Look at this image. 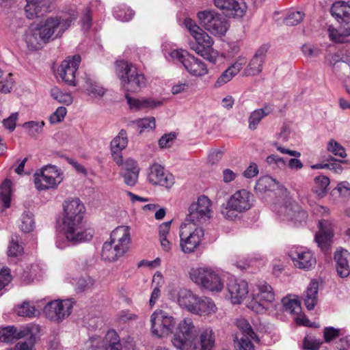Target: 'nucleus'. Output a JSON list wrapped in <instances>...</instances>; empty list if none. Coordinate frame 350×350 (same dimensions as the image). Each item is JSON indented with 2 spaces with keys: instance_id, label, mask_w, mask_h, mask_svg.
Instances as JSON below:
<instances>
[{
  "instance_id": "obj_52",
  "label": "nucleus",
  "mask_w": 350,
  "mask_h": 350,
  "mask_svg": "<svg viewBox=\"0 0 350 350\" xmlns=\"http://www.w3.org/2000/svg\"><path fill=\"white\" fill-rule=\"evenodd\" d=\"M268 49L269 46L267 44H262L260 46L254 55L249 66H262V64L265 63Z\"/></svg>"
},
{
  "instance_id": "obj_32",
  "label": "nucleus",
  "mask_w": 350,
  "mask_h": 350,
  "mask_svg": "<svg viewBox=\"0 0 350 350\" xmlns=\"http://www.w3.org/2000/svg\"><path fill=\"white\" fill-rule=\"evenodd\" d=\"M345 20V23H340V25L338 28H335L333 25L328 27V36L332 41L343 42L346 37L350 36V18Z\"/></svg>"
},
{
  "instance_id": "obj_55",
  "label": "nucleus",
  "mask_w": 350,
  "mask_h": 350,
  "mask_svg": "<svg viewBox=\"0 0 350 350\" xmlns=\"http://www.w3.org/2000/svg\"><path fill=\"white\" fill-rule=\"evenodd\" d=\"M163 105V100L152 97H142V111H150L157 109Z\"/></svg>"
},
{
  "instance_id": "obj_2",
  "label": "nucleus",
  "mask_w": 350,
  "mask_h": 350,
  "mask_svg": "<svg viewBox=\"0 0 350 350\" xmlns=\"http://www.w3.org/2000/svg\"><path fill=\"white\" fill-rule=\"evenodd\" d=\"M278 305L273 287L265 281L258 282L252 286L246 304L250 310L258 314L275 313Z\"/></svg>"
},
{
  "instance_id": "obj_39",
  "label": "nucleus",
  "mask_w": 350,
  "mask_h": 350,
  "mask_svg": "<svg viewBox=\"0 0 350 350\" xmlns=\"http://www.w3.org/2000/svg\"><path fill=\"white\" fill-rule=\"evenodd\" d=\"M330 12L339 23H345V18H350V5L344 1L336 2L332 5Z\"/></svg>"
},
{
  "instance_id": "obj_57",
  "label": "nucleus",
  "mask_w": 350,
  "mask_h": 350,
  "mask_svg": "<svg viewBox=\"0 0 350 350\" xmlns=\"http://www.w3.org/2000/svg\"><path fill=\"white\" fill-rule=\"evenodd\" d=\"M125 98L129 109L132 111H142V97L135 98L131 96L128 93L125 94Z\"/></svg>"
},
{
  "instance_id": "obj_4",
  "label": "nucleus",
  "mask_w": 350,
  "mask_h": 350,
  "mask_svg": "<svg viewBox=\"0 0 350 350\" xmlns=\"http://www.w3.org/2000/svg\"><path fill=\"white\" fill-rule=\"evenodd\" d=\"M77 17V12L73 10L59 16L43 18L35 25L42 34V37L49 42L51 39L61 38Z\"/></svg>"
},
{
  "instance_id": "obj_9",
  "label": "nucleus",
  "mask_w": 350,
  "mask_h": 350,
  "mask_svg": "<svg viewBox=\"0 0 350 350\" xmlns=\"http://www.w3.org/2000/svg\"><path fill=\"white\" fill-rule=\"evenodd\" d=\"M202 227L191 223H184L180 228V246L185 254L195 252L200 246L204 237Z\"/></svg>"
},
{
  "instance_id": "obj_58",
  "label": "nucleus",
  "mask_w": 350,
  "mask_h": 350,
  "mask_svg": "<svg viewBox=\"0 0 350 350\" xmlns=\"http://www.w3.org/2000/svg\"><path fill=\"white\" fill-rule=\"evenodd\" d=\"M301 51L306 57H316L321 53V50L317 45L305 44L301 47Z\"/></svg>"
},
{
  "instance_id": "obj_15",
  "label": "nucleus",
  "mask_w": 350,
  "mask_h": 350,
  "mask_svg": "<svg viewBox=\"0 0 350 350\" xmlns=\"http://www.w3.org/2000/svg\"><path fill=\"white\" fill-rule=\"evenodd\" d=\"M116 73L126 92H136L146 85V78L137 67H118Z\"/></svg>"
},
{
  "instance_id": "obj_25",
  "label": "nucleus",
  "mask_w": 350,
  "mask_h": 350,
  "mask_svg": "<svg viewBox=\"0 0 350 350\" xmlns=\"http://www.w3.org/2000/svg\"><path fill=\"white\" fill-rule=\"evenodd\" d=\"M128 142L127 133L124 129L120 130L111 142V156L118 165L122 164V150L126 148Z\"/></svg>"
},
{
  "instance_id": "obj_13",
  "label": "nucleus",
  "mask_w": 350,
  "mask_h": 350,
  "mask_svg": "<svg viewBox=\"0 0 350 350\" xmlns=\"http://www.w3.org/2000/svg\"><path fill=\"white\" fill-rule=\"evenodd\" d=\"M200 25L209 33L216 36H224L228 29L226 20L220 14L208 10L198 14Z\"/></svg>"
},
{
  "instance_id": "obj_10",
  "label": "nucleus",
  "mask_w": 350,
  "mask_h": 350,
  "mask_svg": "<svg viewBox=\"0 0 350 350\" xmlns=\"http://www.w3.org/2000/svg\"><path fill=\"white\" fill-rule=\"evenodd\" d=\"M196 329L193 320L189 317L183 319L177 325L172 342L180 350H189L196 336Z\"/></svg>"
},
{
  "instance_id": "obj_49",
  "label": "nucleus",
  "mask_w": 350,
  "mask_h": 350,
  "mask_svg": "<svg viewBox=\"0 0 350 350\" xmlns=\"http://www.w3.org/2000/svg\"><path fill=\"white\" fill-rule=\"evenodd\" d=\"M113 16L117 20L125 22L133 18L134 12L126 5H122L114 8Z\"/></svg>"
},
{
  "instance_id": "obj_17",
  "label": "nucleus",
  "mask_w": 350,
  "mask_h": 350,
  "mask_svg": "<svg viewBox=\"0 0 350 350\" xmlns=\"http://www.w3.org/2000/svg\"><path fill=\"white\" fill-rule=\"evenodd\" d=\"M73 303L70 299L54 300L46 304L44 312L46 318L55 322H61L72 312Z\"/></svg>"
},
{
  "instance_id": "obj_63",
  "label": "nucleus",
  "mask_w": 350,
  "mask_h": 350,
  "mask_svg": "<svg viewBox=\"0 0 350 350\" xmlns=\"http://www.w3.org/2000/svg\"><path fill=\"white\" fill-rule=\"evenodd\" d=\"M18 118V113H12L8 118L2 121L3 127L10 132L14 131L16 128V121Z\"/></svg>"
},
{
  "instance_id": "obj_26",
  "label": "nucleus",
  "mask_w": 350,
  "mask_h": 350,
  "mask_svg": "<svg viewBox=\"0 0 350 350\" xmlns=\"http://www.w3.org/2000/svg\"><path fill=\"white\" fill-rule=\"evenodd\" d=\"M23 40L26 43L27 49L30 51L39 50L44 44L48 43L42 37V34L40 33L36 25H31L25 31Z\"/></svg>"
},
{
  "instance_id": "obj_37",
  "label": "nucleus",
  "mask_w": 350,
  "mask_h": 350,
  "mask_svg": "<svg viewBox=\"0 0 350 350\" xmlns=\"http://www.w3.org/2000/svg\"><path fill=\"white\" fill-rule=\"evenodd\" d=\"M124 254L126 252L109 240L103 245L101 256L106 261L114 262L123 256Z\"/></svg>"
},
{
  "instance_id": "obj_23",
  "label": "nucleus",
  "mask_w": 350,
  "mask_h": 350,
  "mask_svg": "<svg viewBox=\"0 0 350 350\" xmlns=\"http://www.w3.org/2000/svg\"><path fill=\"white\" fill-rule=\"evenodd\" d=\"M319 230L315 235V241L322 250L329 246L334 236L333 223L330 220L322 219L319 222Z\"/></svg>"
},
{
  "instance_id": "obj_28",
  "label": "nucleus",
  "mask_w": 350,
  "mask_h": 350,
  "mask_svg": "<svg viewBox=\"0 0 350 350\" xmlns=\"http://www.w3.org/2000/svg\"><path fill=\"white\" fill-rule=\"evenodd\" d=\"M336 269L341 278H346L350 274V253L343 248L337 250L334 254Z\"/></svg>"
},
{
  "instance_id": "obj_34",
  "label": "nucleus",
  "mask_w": 350,
  "mask_h": 350,
  "mask_svg": "<svg viewBox=\"0 0 350 350\" xmlns=\"http://www.w3.org/2000/svg\"><path fill=\"white\" fill-rule=\"evenodd\" d=\"M274 110L273 105L267 103L263 107L253 111L248 118V128L252 131L257 129L260 121Z\"/></svg>"
},
{
  "instance_id": "obj_42",
  "label": "nucleus",
  "mask_w": 350,
  "mask_h": 350,
  "mask_svg": "<svg viewBox=\"0 0 350 350\" xmlns=\"http://www.w3.org/2000/svg\"><path fill=\"white\" fill-rule=\"evenodd\" d=\"M50 95L53 99L65 105H70L73 102V97L70 93L64 91L56 86L51 89Z\"/></svg>"
},
{
  "instance_id": "obj_60",
  "label": "nucleus",
  "mask_w": 350,
  "mask_h": 350,
  "mask_svg": "<svg viewBox=\"0 0 350 350\" xmlns=\"http://www.w3.org/2000/svg\"><path fill=\"white\" fill-rule=\"evenodd\" d=\"M322 342L313 336H307L303 341L304 349L306 350H317Z\"/></svg>"
},
{
  "instance_id": "obj_40",
  "label": "nucleus",
  "mask_w": 350,
  "mask_h": 350,
  "mask_svg": "<svg viewBox=\"0 0 350 350\" xmlns=\"http://www.w3.org/2000/svg\"><path fill=\"white\" fill-rule=\"evenodd\" d=\"M329 183L330 180L327 176H317L314 178L312 191L319 198H322L327 193Z\"/></svg>"
},
{
  "instance_id": "obj_46",
  "label": "nucleus",
  "mask_w": 350,
  "mask_h": 350,
  "mask_svg": "<svg viewBox=\"0 0 350 350\" xmlns=\"http://www.w3.org/2000/svg\"><path fill=\"white\" fill-rule=\"evenodd\" d=\"M236 325L245 337L250 338L254 340H258V336L253 331L249 322L244 318H239L236 320Z\"/></svg>"
},
{
  "instance_id": "obj_59",
  "label": "nucleus",
  "mask_w": 350,
  "mask_h": 350,
  "mask_svg": "<svg viewBox=\"0 0 350 350\" xmlns=\"http://www.w3.org/2000/svg\"><path fill=\"white\" fill-rule=\"evenodd\" d=\"M75 282L76 288L81 291L90 288L94 284V280L89 276L79 278L77 280H75Z\"/></svg>"
},
{
  "instance_id": "obj_8",
  "label": "nucleus",
  "mask_w": 350,
  "mask_h": 350,
  "mask_svg": "<svg viewBox=\"0 0 350 350\" xmlns=\"http://www.w3.org/2000/svg\"><path fill=\"white\" fill-rule=\"evenodd\" d=\"M63 178L61 170L51 165L42 167L33 174L35 187L38 191L57 189Z\"/></svg>"
},
{
  "instance_id": "obj_33",
  "label": "nucleus",
  "mask_w": 350,
  "mask_h": 350,
  "mask_svg": "<svg viewBox=\"0 0 350 350\" xmlns=\"http://www.w3.org/2000/svg\"><path fill=\"white\" fill-rule=\"evenodd\" d=\"M44 273V268L40 265H31L24 270H18L17 274L23 284H29L35 279L41 278Z\"/></svg>"
},
{
  "instance_id": "obj_47",
  "label": "nucleus",
  "mask_w": 350,
  "mask_h": 350,
  "mask_svg": "<svg viewBox=\"0 0 350 350\" xmlns=\"http://www.w3.org/2000/svg\"><path fill=\"white\" fill-rule=\"evenodd\" d=\"M240 71L239 67H228L217 79L215 87H221L230 81Z\"/></svg>"
},
{
  "instance_id": "obj_19",
  "label": "nucleus",
  "mask_w": 350,
  "mask_h": 350,
  "mask_svg": "<svg viewBox=\"0 0 350 350\" xmlns=\"http://www.w3.org/2000/svg\"><path fill=\"white\" fill-rule=\"evenodd\" d=\"M228 297L232 304H241L249 295L248 283L241 279H229L227 282Z\"/></svg>"
},
{
  "instance_id": "obj_27",
  "label": "nucleus",
  "mask_w": 350,
  "mask_h": 350,
  "mask_svg": "<svg viewBox=\"0 0 350 350\" xmlns=\"http://www.w3.org/2000/svg\"><path fill=\"white\" fill-rule=\"evenodd\" d=\"M165 55L167 58L170 57L174 64H182V66L199 65L200 64L198 58L183 49H173L169 52L165 50Z\"/></svg>"
},
{
  "instance_id": "obj_3",
  "label": "nucleus",
  "mask_w": 350,
  "mask_h": 350,
  "mask_svg": "<svg viewBox=\"0 0 350 350\" xmlns=\"http://www.w3.org/2000/svg\"><path fill=\"white\" fill-rule=\"evenodd\" d=\"M176 303L183 310L196 315L211 316L217 311L211 297L200 296L187 288H181L178 291Z\"/></svg>"
},
{
  "instance_id": "obj_5",
  "label": "nucleus",
  "mask_w": 350,
  "mask_h": 350,
  "mask_svg": "<svg viewBox=\"0 0 350 350\" xmlns=\"http://www.w3.org/2000/svg\"><path fill=\"white\" fill-rule=\"evenodd\" d=\"M253 202L252 193L245 189L238 190L221 206L220 213L225 219L234 221L252 208Z\"/></svg>"
},
{
  "instance_id": "obj_56",
  "label": "nucleus",
  "mask_w": 350,
  "mask_h": 350,
  "mask_svg": "<svg viewBox=\"0 0 350 350\" xmlns=\"http://www.w3.org/2000/svg\"><path fill=\"white\" fill-rule=\"evenodd\" d=\"M266 162L272 169H283L286 166L285 161L276 154H271L266 159Z\"/></svg>"
},
{
  "instance_id": "obj_24",
  "label": "nucleus",
  "mask_w": 350,
  "mask_h": 350,
  "mask_svg": "<svg viewBox=\"0 0 350 350\" xmlns=\"http://www.w3.org/2000/svg\"><path fill=\"white\" fill-rule=\"evenodd\" d=\"M109 241L126 253L131 241L130 228L127 226H118L111 232Z\"/></svg>"
},
{
  "instance_id": "obj_7",
  "label": "nucleus",
  "mask_w": 350,
  "mask_h": 350,
  "mask_svg": "<svg viewBox=\"0 0 350 350\" xmlns=\"http://www.w3.org/2000/svg\"><path fill=\"white\" fill-rule=\"evenodd\" d=\"M184 25L188 29L195 42L189 43L191 49L196 51L198 55L208 59L211 63L215 64V58L211 55L213 44V38L207 33L198 27L195 21L191 18L184 20Z\"/></svg>"
},
{
  "instance_id": "obj_31",
  "label": "nucleus",
  "mask_w": 350,
  "mask_h": 350,
  "mask_svg": "<svg viewBox=\"0 0 350 350\" xmlns=\"http://www.w3.org/2000/svg\"><path fill=\"white\" fill-rule=\"evenodd\" d=\"M84 91L87 96L94 100H100L109 92L102 83L90 77L85 79Z\"/></svg>"
},
{
  "instance_id": "obj_38",
  "label": "nucleus",
  "mask_w": 350,
  "mask_h": 350,
  "mask_svg": "<svg viewBox=\"0 0 350 350\" xmlns=\"http://www.w3.org/2000/svg\"><path fill=\"white\" fill-rule=\"evenodd\" d=\"M53 72L54 73L57 80H62L64 82L71 85H76L75 83V73L77 67H52Z\"/></svg>"
},
{
  "instance_id": "obj_21",
  "label": "nucleus",
  "mask_w": 350,
  "mask_h": 350,
  "mask_svg": "<svg viewBox=\"0 0 350 350\" xmlns=\"http://www.w3.org/2000/svg\"><path fill=\"white\" fill-rule=\"evenodd\" d=\"M148 180L152 185L167 189L171 188L174 183L173 175L166 172L163 166L157 163H154L150 166Z\"/></svg>"
},
{
  "instance_id": "obj_12",
  "label": "nucleus",
  "mask_w": 350,
  "mask_h": 350,
  "mask_svg": "<svg viewBox=\"0 0 350 350\" xmlns=\"http://www.w3.org/2000/svg\"><path fill=\"white\" fill-rule=\"evenodd\" d=\"M150 323L152 334L162 338L172 333L176 325V319L167 312L157 310L150 316Z\"/></svg>"
},
{
  "instance_id": "obj_35",
  "label": "nucleus",
  "mask_w": 350,
  "mask_h": 350,
  "mask_svg": "<svg viewBox=\"0 0 350 350\" xmlns=\"http://www.w3.org/2000/svg\"><path fill=\"white\" fill-rule=\"evenodd\" d=\"M319 282L312 280L306 288L303 297L305 306L308 310H313L318 303Z\"/></svg>"
},
{
  "instance_id": "obj_53",
  "label": "nucleus",
  "mask_w": 350,
  "mask_h": 350,
  "mask_svg": "<svg viewBox=\"0 0 350 350\" xmlns=\"http://www.w3.org/2000/svg\"><path fill=\"white\" fill-rule=\"evenodd\" d=\"M327 149L328 152L340 158H345L347 156L346 150L344 147L334 139L329 140L327 144Z\"/></svg>"
},
{
  "instance_id": "obj_29",
  "label": "nucleus",
  "mask_w": 350,
  "mask_h": 350,
  "mask_svg": "<svg viewBox=\"0 0 350 350\" xmlns=\"http://www.w3.org/2000/svg\"><path fill=\"white\" fill-rule=\"evenodd\" d=\"M215 347V334L212 329H203L198 340H193L191 350H213Z\"/></svg>"
},
{
  "instance_id": "obj_36",
  "label": "nucleus",
  "mask_w": 350,
  "mask_h": 350,
  "mask_svg": "<svg viewBox=\"0 0 350 350\" xmlns=\"http://www.w3.org/2000/svg\"><path fill=\"white\" fill-rule=\"evenodd\" d=\"M276 189L282 191H286L282 185H281L275 179L269 176L260 178L255 186L256 193H265L267 191H275Z\"/></svg>"
},
{
  "instance_id": "obj_43",
  "label": "nucleus",
  "mask_w": 350,
  "mask_h": 350,
  "mask_svg": "<svg viewBox=\"0 0 350 350\" xmlns=\"http://www.w3.org/2000/svg\"><path fill=\"white\" fill-rule=\"evenodd\" d=\"M36 227L33 215L29 211H25L20 219L19 228L25 233L32 232Z\"/></svg>"
},
{
  "instance_id": "obj_20",
  "label": "nucleus",
  "mask_w": 350,
  "mask_h": 350,
  "mask_svg": "<svg viewBox=\"0 0 350 350\" xmlns=\"http://www.w3.org/2000/svg\"><path fill=\"white\" fill-rule=\"evenodd\" d=\"M280 215L282 219L292 221L295 225L301 224L308 218L307 213L291 200L280 207Z\"/></svg>"
},
{
  "instance_id": "obj_41",
  "label": "nucleus",
  "mask_w": 350,
  "mask_h": 350,
  "mask_svg": "<svg viewBox=\"0 0 350 350\" xmlns=\"http://www.w3.org/2000/svg\"><path fill=\"white\" fill-rule=\"evenodd\" d=\"M273 145L275 146V148L281 153L287 154L290 156L296 157L294 159H291L288 161V167L291 169L300 170L303 167L304 165L302 162L297 159L301 156V153L299 152L284 148L282 147L280 145H279V144L277 142L274 143Z\"/></svg>"
},
{
  "instance_id": "obj_48",
  "label": "nucleus",
  "mask_w": 350,
  "mask_h": 350,
  "mask_svg": "<svg viewBox=\"0 0 350 350\" xmlns=\"http://www.w3.org/2000/svg\"><path fill=\"white\" fill-rule=\"evenodd\" d=\"M16 312L18 316L34 317L39 314V310L28 301H24L22 304L17 306Z\"/></svg>"
},
{
  "instance_id": "obj_1",
  "label": "nucleus",
  "mask_w": 350,
  "mask_h": 350,
  "mask_svg": "<svg viewBox=\"0 0 350 350\" xmlns=\"http://www.w3.org/2000/svg\"><path fill=\"white\" fill-rule=\"evenodd\" d=\"M63 218L60 234L57 237L56 246L63 249L70 245H77L90 241L94 231L85 228L83 217L85 208L78 198L68 200L64 203Z\"/></svg>"
},
{
  "instance_id": "obj_54",
  "label": "nucleus",
  "mask_w": 350,
  "mask_h": 350,
  "mask_svg": "<svg viewBox=\"0 0 350 350\" xmlns=\"http://www.w3.org/2000/svg\"><path fill=\"white\" fill-rule=\"evenodd\" d=\"M305 14L300 11H293L289 12L284 19V23L288 26H294L300 23Z\"/></svg>"
},
{
  "instance_id": "obj_22",
  "label": "nucleus",
  "mask_w": 350,
  "mask_h": 350,
  "mask_svg": "<svg viewBox=\"0 0 350 350\" xmlns=\"http://www.w3.org/2000/svg\"><path fill=\"white\" fill-rule=\"evenodd\" d=\"M214 5L228 16L242 18L247 9L244 0H213Z\"/></svg>"
},
{
  "instance_id": "obj_11",
  "label": "nucleus",
  "mask_w": 350,
  "mask_h": 350,
  "mask_svg": "<svg viewBox=\"0 0 350 350\" xmlns=\"http://www.w3.org/2000/svg\"><path fill=\"white\" fill-rule=\"evenodd\" d=\"M212 214L211 200L206 196H200L189 206L186 219L187 223H191L198 226L206 222L212 217Z\"/></svg>"
},
{
  "instance_id": "obj_61",
  "label": "nucleus",
  "mask_w": 350,
  "mask_h": 350,
  "mask_svg": "<svg viewBox=\"0 0 350 350\" xmlns=\"http://www.w3.org/2000/svg\"><path fill=\"white\" fill-rule=\"evenodd\" d=\"M67 113V109L64 107H59L49 118L51 124H56L62 122Z\"/></svg>"
},
{
  "instance_id": "obj_6",
  "label": "nucleus",
  "mask_w": 350,
  "mask_h": 350,
  "mask_svg": "<svg viewBox=\"0 0 350 350\" xmlns=\"http://www.w3.org/2000/svg\"><path fill=\"white\" fill-rule=\"evenodd\" d=\"M189 275L195 284L211 293H220L224 288V279L222 275L212 267H193L190 269Z\"/></svg>"
},
{
  "instance_id": "obj_51",
  "label": "nucleus",
  "mask_w": 350,
  "mask_h": 350,
  "mask_svg": "<svg viewBox=\"0 0 350 350\" xmlns=\"http://www.w3.org/2000/svg\"><path fill=\"white\" fill-rule=\"evenodd\" d=\"M44 124V121H29L25 122L23 127L29 135L36 137L42 133Z\"/></svg>"
},
{
  "instance_id": "obj_30",
  "label": "nucleus",
  "mask_w": 350,
  "mask_h": 350,
  "mask_svg": "<svg viewBox=\"0 0 350 350\" xmlns=\"http://www.w3.org/2000/svg\"><path fill=\"white\" fill-rule=\"evenodd\" d=\"M49 9V0H26L25 14L28 19L42 16Z\"/></svg>"
},
{
  "instance_id": "obj_62",
  "label": "nucleus",
  "mask_w": 350,
  "mask_h": 350,
  "mask_svg": "<svg viewBox=\"0 0 350 350\" xmlns=\"http://www.w3.org/2000/svg\"><path fill=\"white\" fill-rule=\"evenodd\" d=\"M23 248L13 238L10 242V245L8 250V255L9 257H17L19 256L23 252Z\"/></svg>"
},
{
  "instance_id": "obj_14",
  "label": "nucleus",
  "mask_w": 350,
  "mask_h": 350,
  "mask_svg": "<svg viewBox=\"0 0 350 350\" xmlns=\"http://www.w3.org/2000/svg\"><path fill=\"white\" fill-rule=\"evenodd\" d=\"M287 254L294 267L299 269L310 271L317 264L316 256L313 252L304 246H293L288 249Z\"/></svg>"
},
{
  "instance_id": "obj_50",
  "label": "nucleus",
  "mask_w": 350,
  "mask_h": 350,
  "mask_svg": "<svg viewBox=\"0 0 350 350\" xmlns=\"http://www.w3.org/2000/svg\"><path fill=\"white\" fill-rule=\"evenodd\" d=\"M133 123L139 129V133L144 131H149L155 128V118L154 117H146L138 119L133 122Z\"/></svg>"
},
{
  "instance_id": "obj_45",
  "label": "nucleus",
  "mask_w": 350,
  "mask_h": 350,
  "mask_svg": "<svg viewBox=\"0 0 350 350\" xmlns=\"http://www.w3.org/2000/svg\"><path fill=\"white\" fill-rule=\"evenodd\" d=\"M12 182L5 179L0 186V200L4 208L10 207L11 202Z\"/></svg>"
},
{
  "instance_id": "obj_44",
  "label": "nucleus",
  "mask_w": 350,
  "mask_h": 350,
  "mask_svg": "<svg viewBox=\"0 0 350 350\" xmlns=\"http://www.w3.org/2000/svg\"><path fill=\"white\" fill-rule=\"evenodd\" d=\"M282 303L284 310L291 314L295 316L301 312L300 302L295 298H292L290 296L285 297L282 299Z\"/></svg>"
},
{
  "instance_id": "obj_64",
  "label": "nucleus",
  "mask_w": 350,
  "mask_h": 350,
  "mask_svg": "<svg viewBox=\"0 0 350 350\" xmlns=\"http://www.w3.org/2000/svg\"><path fill=\"white\" fill-rule=\"evenodd\" d=\"M14 83L12 74L8 73L3 80L0 81V83H2L0 88L1 92L4 94L10 93L14 85Z\"/></svg>"
},
{
  "instance_id": "obj_18",
  "label": "nucleus",
  "mask_w": 350,
  "mask_h": 350,
  "mask_svg": "<svg viewBox=\"0 0 350 350\" xmlns=\"http://www.w3.org/2000/svg\"><path fill=\"white\" fill-rule=\"evenodd\" d=\"M38 330L37 325L19 328L13 325L7 326L0 330V341L9 343L23 338H27L29 340L35 337L33 332Z\"/></svg>"
},
{
  "instance_id": "obj_16",
  "label": "nucleus",
  "mask_w": 350,
  "mask_h": 350,
  "mask_svg": "<svg viewBox=\"0 0 350 350\" xmlns=\"http://www.w3.org/2000/svg\"><path fill=\"white\" fill-rule=\"evenodd\" d=\"M122 344L117 332L109 330L104 338L100 336H93L88 340L83 350H122Z\"/></svg>"
}]
</instances>
